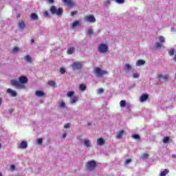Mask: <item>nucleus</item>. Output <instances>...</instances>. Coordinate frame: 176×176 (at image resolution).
<instances>
[{
    "label": "nucleus",
    "mask_w": 176,
    "mask_h": 176,
    "mask_svg": "<svg viewBox=\"0 0 176 176\" xmlns=\"http://www.w3.org/2000/svg\"><path fill=\"white\" fill-rule=\"evenodd\" d=\"M10 83L12 86L14 87H21V89H25V83H28V78L24 76L19 77V80H11Z\"/></svg>",
    "instance_id": "obj_1"
},
{
    "label": "nucleus",
    "mask_w": 176,
    "mask_h": 176,
    "mask_svg": "<svg viewBox=\"0 0 176 176\" xmlns=\"http://www.w3.org/2000/svg\"><path fill=\"white\" fill-rule=\"evenodd\" d=\"M50 12L52 13V14H56L57 16H61L63 14V12L64 10L62 8H59L57 9V7L56 6H52Z\"/></svg>",
    "instance_id": "obj_2"
},
{
    "label": "nucleus",
    "mask_w": 176,
    "mask_h": 176,
    "mask_svg": "<svg viewBox=\"0 0 176 176\" xmlns=\"http://www.w3.org/2000/svg\"><path fill=\"white\" fill-rule=\"evenodd\" d=\"M85 167L89 171H93V170H95L96 167H97V162H96L94 160L89 161L86 163Z\"/></svg>",
    "instance_id": "obj_3"
},
{
    "label": "nucleus",
    "mask_w": 176,
    "mask_h": 176,
    "mask_svg": "<svg viewBox=\"0 0 176 176\" xmlns=\"http://www.w3.org/2000/svg\"><path fill=\"white\" fill-rule=\"evenodd\" d=\"M94 73L96 74V78H102L104 75H108L107 72H105L100 67H96Z\"/></svg>",
    "instance_id": "obj_4"
},
{
    "label": "nucleus",
    "mask_w": 176,
    "mask_h": 176,
    "mask_svg": "<svg viewBox=\"0 0 176 176\" xmlns=\"http://www.w3.org/2000/svg\"><path fill=\"white\" fill-rule=\"evenodd\" d=\"M84 20L87 22V23H96V17L94 16V14H89V15H87L84 17Z\"/></svg>",
    "instance_id": "obj_5"
},
{
    "label": "nucleus",
    "mask_w": 176,
    "mask_h": 176,
    "mask_svg": "<svg viewBox=\"0 0 176 176\" xmlns=\"http://www.w3.org/2000/svg\"><path fill=\"white\" fill-rule=\"evenodd\" d=\"M99 53H107L108 52V45L107 44H100L98 47Z\"/></svg>",
    "instance_id": "obj_6"
},
{
    "label": "nucleus",
    "mask_w": 176,
    "mask_h": 176,
    "mask_svg": "<svg viewBox=\"0 0 176 176\" xmlns=\"http://www.w3.org/2000/svg\"><path fill=\"white\" fill-rule=\"evenodd\" d=\"M72 67L74 71L76 69H82L83 64L80 62H75L72 65Z\"/></svg>",
    "instance_id": "obj_7"
},
{
    "label": "nucleus",
    "mask_w": 176,
    "mask_h": 176,
    "mask_svg": "<svg viewBox=\"0 0 176 176\" xmlns=\"http://www.w3.org/2000/svg\"><path fill=\"white\" fill-rule=\"evenodd\" d=\"M62 1L67 6H69V8H74L75 6V3L72 0H62Z\"/></svg>",
    "instance_id": "obj_8"
},
{
    "label": "nucleus",
    "mask_w": 176,
    "mask_h": 176,
    "mask_svg": "<svg viewBox=\"0 0 176 176\" xmlns=\"http://www.w3.org/2000/svg\"><path fill=\"white\" fill-rule=\"evenodd\" d=\"M7 93L11 96V97H17V93L16 91L9 88L7 89Z\"/></svg>",
    "instance_id": "obj_9"
},
{
    "label": "nucleus",
    "mask_w": 176,
    "mask_h": 176,
    "mask_svg": "<svg viewBox=\"0 0 176 176\" xmlns=\"http://www.w3.org/2000/svg\"><path fill=\"white\" fill-rule=\"evenodd\" d=\"M149 98V95L148 94H142L140 98V101L141 102H144V101H146Z\"/></svg>",
    "instance_id": "obj_10"
},
{
    "label": "nucleus",
    "mask_w": 176,
    "mask_h": 176,
    "mask_svg": "<svg viewBox=\"0 0 176 176\" xmlns=\"http://www.w3.org/2000/svg\"><path fill=\"white\" fill-rule=\"evenodd\" d=\"M124 134V131L120 130L117 133L116 138H117V140H120V138L123 137Z\"/></svg>",
    "instance_id": "obj_11"
},
{
    "label": "nucleus",
    "mask_w": 176,
    "mask_h": 176,
    "mask_svg": "<svg viewBox=\"0 0 176 176\" xmlns=\"http://www.w3.org/2000/svg\"><path fill=\"white\" fill-rule=\"evenodd\" d=\"M25 61H26V63H29L30 64H32V58H31L30 55L25 56Z\"/></svg>",
    "instance_id": "obj_12"
},
{
    "label": "nucleus",
    "mask_w": 176,
    "mask_h": 176,
    "mask_svg": "<svg viewBox=\"0 0 176 176\" xmlns=\"http://www.w3.org/2000/svg\"><path fill=\"white\" fill-rule=\"evenodd\" d=\"M97 144L100 146H102V145H104V144H105V141L102 138H99L97 140Z\"/></svg>",
    "instance_id": "obj_13"
},
{
    "label": "nucleus",
    "mask_w": 176,
    "mask_h": 176,
    "mask_svg": "<svg viewBox=\"0 0 176 176\" xmlns=\"http://www.w3.org/2000/svg\"><path fill=\"white\" fill-rule=\"evenodd\" d=\"M28 146V144L27 143V142L23 141L21 142L20 148H21L22 149H25V148H27Z\"/></svg>",
    "instance_id": "obj_14"
},
{
    "label": "nucleus",
    "mask_w": 176,
    "mask_h": 176,
    "mask_svg": "<svg viewBox=\"0 0 176 176\" xmlns=\"http://www.w3.org/2000/svg\"><path fill=\"white\" fill-rule=\"evenodd\" d=\"M144 64H145V60H144L140 59L136 62L137 67H140V65H144Z\"/></svg>",
    "instance_id": "obj_15"
},
{
    "label": "nucleus",
    "mask_w": 176,
    "mask_h": 176,
    "mask_svg": "<svg viewBox=\"0 0 176 176\" xmlns=\"http://www.w3.org/2000/svg\"><path fill=\"white\" fill-rule=\"evenodd\" d=\"M35 94L37 97H43L45 96V93L42 91H36Z\"/></svg>",
    "instance_id": "obj_16"
},
{
    "label": "nucleus",
    "mask_w": 176,
    "mask_h": 176,
    "mask_svg": "<svg viewBox=\"0 0 176 176\" xmlns=\"http://www.w3.org/2000/svg\"><path fill=\"white\" fill-rule=\"evenodd\" d=\"M168 173H170V170H168V169H164V171H162L160 173V176H166L167 175V174H168Z\"/></svg>",
    "instance_id": "obj_17"
},
{
    "label": "nucleus",
    "mask_w": 176,
    "mask_h": 176,
    "mask_svg": "<svg viewBox=\"0 0 176 176\" xmlns=\"http://www.w3.org/2000/svg\"><path fill=\"white\" fill-rule=\"evenodd\" d=\"M74 52H75V47H72L67 50V54H74Z\"/></svg>",
    "instance_id": "obj_18"
},
{
    "label": "nucleus",
    "mask_w": 176,
    "mask_h": 176,
    "mask_svg": "<svg viewBox=\"0 0 176 176\" xmlns=\"http://www.w3.org/2000/svg\"><path fill=\"white\" fill-rule=\"evenodd\" d=\"M131 138H133V140H137L138 141H140V140H141V138L138 134H133L131 135Z\"/></svg>",
    "instance_id": "obj_19"
},
{
    "label": "nucleus",
    "mask_w": 176,
    "mask_h": 176,
    "mask_svg": "<svg viewBox=\"0 0 176 176\" xmlns=\"http://www.w3.org/2000/svg\"><path fill=\"white\" fill-rule=\"evenodd\" d=\"M162 142H163L164 144H167L168 142H170V137H168V136H165V137L164 138V139H163Z\"/></svg>",
    "instance_id": "obj_20"
},
{
    "label": "nucleus",
    "mask_w": 176,
    "mask_h": 176,
    "mask_svg": "<svg viewBox=\"0 0 176 176\" xmlns=\"http://www.w3.org/2000/svg\"><path fill=\"white\" fill-rule=\"evenodd\" d=\"M38 15L35 13H32L31 14V19L32 20H38Z\"/></svg>",
    "instance_id": "obj_21"
},
{
    "label": "nucleus",
    "mask_w": 176,
    "mask_h": 176,
    "mask_svg": "<svg viewBox=\"0 0 176 176\" xmlns=\"http://www.w3.org/2000/svg\"><path fill=\"white\" fill-rule=\"evenodd\" d=\"M78 25H80V22H79L78 21H74L72 24V28H75V27H78Z\"/></svg>",
    "instance_id": "obj_22"
},
{
    "label": "nucleus",
    "mask_w": 176,
    "mask_h": 176,
    "mask_svg": "<svg viewBox=\"0 0 176 176\" xmlns=\"http://www.w3.org/2000/svg\"><path fill=\"white\" fill-rule=\"evenodd\" d=\"M84 144L87 146V148H90V146H91V145L90 144V140H85Z\"/></svg>",
    "instance_id": "obj_23"
},
{
    "label": "nucleus",
    "mask_w": 176,
    "mask_h": 176,
    "mask_svg": "<svg viewBox=\"0 0 176 176\" xmlns=\"http://www.w3.org/2000/svg\"><path fill=\"white\" fill-rule=\"evenodd\" d=\"M86 89H87V87H86V85L85 84H81L80 85V90L81 91H85V90H86Z\"/></svg>",
    "instance_id": "obj_24"
},
{
    "label": "nucleus",
    "mask_w": 176,
    "mask_h": 176,
    "mask_svg": "<svg viewBox=\"0 0 176 176\" xmlns=\"http://www.w3.org/2000/svg\"><path fill=\"white\" fill-rule=\"evenodd\" d=\"M78 100V97L74 96L71 100V104H75V102H77Z\"/></svg>",
    "instance_id": "obj_25"
},
{
    "label": "nucleus",
    "mask_w": 176,
    "mask_h": 176,
    "mask_svg": "<svg viewBox=\"0 0 176 176\" xmlns=\"http://www.w3.org/2000/svg\"><path fill=\"white\" fill-rule=\"evenodd\" d=\"M48 85L49 86H51L52 87H54V86H56V82L53 81V80H50L48 81Z\"/></svg>",
    "instance_id": "obj_26"
},
{
    "label": "nucleus",
    "mask_w": 176,
    "mask_h": 176,
    "mask_svg": "<svg viewBox=\"0 0 176 176\" xmlns=\"http://www.w3.org/2000/svg\"><path fill=\"white\" fill-rule=\"evenodd\" d=\"M120 105L122 108H124V107H126V100H121L120 102Z\"/></svg>",
    "instance_id": "obj_27"
},
{
    "label": "nucleus",
    "mask_w": 176,
    "mask_h": 176,
    "mask_svg": "<svg viewBox=\"0 0 176 176\" xmlns=\"http://www.w3.org/2000/svg\"><path fill=\"white\" fill-rule=\"evenodd\" d=\"M19 28H21L23 30V28H25V24L24 23V22H20L19 23Z\"/></svg>",
    "instance_id": "obj_28"
},
{
    "label": "nucleus",
    "mask_w": 176,
    "mask_h": 176,
    "mask_svg": "<svg viewBox=\"0 0 176 176\" xmlns=\"http://www.w3.org/2000/svg\"><path fill=\"white\" fill-rule=\"evenodd\" d=\"M87 34L89 35H93V29L89 28L87 31Z\"/></svg>",
    "instance_id": "obj_29"
},
{
    "label": "nucleus",
    "mask_w": 176,
    "mask_h": 176,
    "mask_svg": "<svg viewBox=\"0 0 176 176\" xmlns=\"http://www.w3.org/2000/svg\"><path fill=\"white\" fill-rule=\"evenodd\" d=\"M159 41L160 42H161L162 43H164V42H166V39H164V37H163V36H160L159 37Z\"/></svg>",
    "instance_id": "obj_30"
},
{
    "label": "nucleus",
    "mask_w": 176,
    "mask_h": 176,
    "mask_svg": "<svg viewBox=\"0 0 176 176\" xmlns=\"http://www.w3.org/2000/svg\"><path fill=\"white\" fill-rule=\"evenodd\" d=\"M175 53V51L174 50H168V54L169 56H174V54Z\"/></svg>",
    "instance_id": "obj_31"
},
{
    "label": "nucleus",
    "mask_w": 176,
    "mask_h": 176,
    "mask_svg": "<svg viewBox=\"0 0 176 176\" xmlns=\"http://www.w3.org/2000/svg\"><path fill=\"white\" fill-rule=\"evenodd\" d=\"M74 94H75V92L72 91L67 92V97H72V96H74Z\"/></svg>",
    "instance_id": "obj_32"
},
{
    "label": "nucleus",
    "mask_w": 176,
    "mask_h": 176,
    "mask_svg": "<svg viewBox=\"0 0 176 176\" xmlns=\"http://www.w3.org/2000/svg\"><path fill=\"white\" fill-rule=\"evenodd\" d=\"M131 162H132V160H131V159H127V160L124 162V166H127L129 163H131Z\"/></svg>",
    "instance_id": "obj_33"
},
{
    "label": "nucleus",
    "mask_w": 176,
    "mask_h": 176,
    "mask_svg": "<svg viewBox=\"0 0 176 176\" xmlns=\"http://www.w3.org/2000/svg\"><path fill=\"white\" fill-rule=\"evenodd\" d=\"M125 68H126V69H127V71H130V69H131L133 67L129 64H126Z\"/></svg>",
    "instance_id": "obj_34"
},
{
    "label": "nucleus",
    "mask_w": 176,
    "mask_h": 176,
    "mask_svg": "<svg viewBox=\"0 0 176 176\" xmlns=\"http://www.w3.org/2000/svg\"><path fill=\"white\" fill-rule=\"evenodd\" d=\"M60 108H65V102L62 101L60 104H59Z\"/></svg>",
    "instance_id": "obj_35"
},
{
    "label": "nucleus",
    "mask_w": 176,
    "mask_h": 176,
    "mask_svg": "<svg viewBox=\"0 0 176 176\" xmlns=\"http://www.w3.org/2000/svg\"><path fill=\"white\" fill-rule=\"evenodd\" d=\"M148 157H149V154L144 153V154L142 155V159H148Z\"/></svg>",
    "instance_id": "obj_36"
},
{
    "label": "nucleus",
    "mask_w": 176,
    "mask_h": 176,
    "mask_svg": "<svg viewBox=\"0 0 176 176\" xmlns=\"http://www.w3.org/2000/svg\"><path fill=\"white\" fill-rule=\"evenodd\" d=\"M44 16H45V17H50V14H49V11H45L43 12Z\"/></svg>",
    "instance_id": "obj_37"
},
{
    "label": "nucleus",
    "mask_w": 176,
    "mask_h": 176,
    "mask_svg": "<svg viewBox=\"0 0 176 176\" xmlns=\"http://www.w3.org/2000/svg\"><path fill=\"white\" fill-rule=\"evenodd\" d=\"M109 5H111L110 0H107V1H104V6H109Z\"/></svg>",
    "instance_id": "obj_38"
},
{
    "label": "nucleus",
    "mask_w": 176,
    "mask_h": 176,
    "mask_svg": "<svg viewBox=\"0 0 176 176\" xmlns=\"http://www.w3.org/2000/svg\"><path fill=\"white\" fill-rule=\"evenodd\" d=\"M17 52H19V47H14L12 49V53H17Z\"/></svg>",
    "instance_id": "obj_39"
},
{
    "label": "nucleus",
    "mask_w": 176,
    "mask_h": 176,
    "mask_svg": "<svg viewBox=\"0 0 176 176\" xmlns=\"http://www.w3.org/2000/svg\"><path fill=\"white\" fill-rule=\"evenodd\" d=\"M102 93H104V89L100 88L98 90V94H102Z\"/></svg>",
    "instance_id": "obj_40"
},
{
    "label": "nucleus",
    "mask_w": 176,
    "mask_h": 176,
    "mask_svg": "<svg viewBox=\"0 0 176 176\" xmlns=\"http://www.w3.org/2000/svg\"><path fill=\"white\" fill-rule=\"evenodd\" d=\"M60 72L62 74H65V69H64L63 67H61V68L60 69Z\"/></svg>",
    "instance_id": "obj_41"
},
{
    "label": "nucleus",
    "mask_w": 176,
    "mask_h": 176,
    "mask_svg": "<svg viewBox=\"0 0 176 176\" xmlns=\"http://www.w3.org/2000/svg\"><path fill=\"white\" fill-rule=\"evenodd\" d=\"M139 76H140V75L137 73H135L133 75V78H134L135 79H137V78H138Z\"/></svg>",
    "instance_id": "obj_42"
},
{
    "label": "nucleus",
    "mask_w": 176,
    "mask_h": 176,
    "mask_svg": "<svg viewBox=\"0 0 176 176\" xmlns=\"http://www.w3.org/2000/svg\"><path fill=\"white\" fill-rule=\"evenodd\" d=\"M168 78H169V76L166 75V76H164L163 79L165 82H167V80H168Z\"/></svg>",
    "instance_id": "obj_43"
},
{
    "label": "nucleus",
    "mask_w": 176,
    "mask_h": 176,
    "mask_svg": "<svg viewBox=\"0 0 176 176\" xmlns=\"http://www.w3.org/2000/svg\"><path fill=\"white\" fill-rule=\"evenodd\" d=\"M75 14H78V11H73L71 12V16H75Z\"/></svg>",
    "instance_id": "obj_44"
},
{
    "label": "nucleus",
    "mask_w": 176,
    "mask_h": 176,
    "mask_svg": "<svg viewBox=\"0 0 176 176\" xmlns=\"http://www.w3.org/2000/svg\"><path fill=\"white\" fill-rule=\"evenodd\" d=\"M155 47H162V44L160 43H155Z\"/></svg>",
    "instance_id": "obj_45"
},
{
    "label": "nucleus",
    "mask_w": 176,
    "mask_h": 176,
    "mask_svg": "<svg viewBox=\"0 0 176 176\" xmlns=\"http://www.w3.org/2000/svg\"><path fill=\"white\" fill-rule=\"evenodd\" d=\"M70 126V124L69 123H67V124H64V127L65 129H68Z\"/></svg>",
    "instance_id": "obj_46"
},
{
    "label": "nucleus",
    "mask_w": 176,
    "mask_h": 176,
    "mask_svg": "<svg viewBox=\"0 0 176 176\" xmlns=\"http://www.w3.org/2000/svg\"><path fill=\"white\" fill-rule=\"evenodd\" d=\"M37 142H38V144H39L40 145H41V144H42V138H38V139L37 140Z\"/></svg>",
    "instance_id": "obj_47"
},
{
    "label": "nucleus",
    "mask_w": 176,
    "mask_h": 176,
    "mask_svg": "<svg viewBox=\"0 0 176 176\" xmlns=\"http://www.w3.org/2000/svg\"><path fill=\"white\" fill-rule=\"evenodd\" d=\"M10 168L11 170H14V168H16V166L14 165H11Z\"/></svg>",
    "instance_id": "obj_48"
},
{
    "label": "nucleus",
    "mask_w": 176,
    "mask_h": 176,
    "mask_svg": "<svg viewBox=\"0 0 176 176\" xmlns=\"http://www.w3.org/2000/svg\"><path fill=\"white\" fill-rule=\"evenodd\" d=\"M162 77H163V75H162V74H159L157 76L158 79H160V78H162Z\"/></svg>",
    "instance_id": "obj_49"
},
{
    "label": "nucleus",
    "mask_w": 176,
    "mask_h": 176,
    "mask_svg": "<svg viewBox=\"0 0 176 176\" xmlns=\"http://www.w3.org/2000/svg\"><path fill=\"white\" fill-rule=\"evenodd\" d=\"M48 2L50 3H53V2H54V0H48Z\"/></svg>",
    "instance_id": "obj_50"
},
{
    "label": "nucleus",
    "mask_w": 176,
    "mask_h": 176,
    "mask_svg": "<svg viewBox=\"0 0 176 176\" xmlns=\"http://www.w3.org/2000/svg\"><path fill=\"white\" fill-rule=\"evenodd\" d=\"M65 137H67V133H63V138H65Z\"/></svg>",
    "instance_id": "obj_51"
},
{
    "label": "nucleus",
    "mask_w": 176,
    "mask_h": 176,
    "mask_svg": "<svg viewBox=\"0 0 176 176\" xmlns=\"http://www.w3.org/2000/svg\"><path fill=\"white\" fill-rule=\"evenodd\" d=\"M2 105V98H0V106Z\"/></svg>",
    "instance_id": "obj_52"
},
{
    "label": "nucleus",
    "mask_w": 176,
    "mask_h": 176,
    "mask_svg": "<svg viewBox=\"0 0 176 176\" xmlns=\"http://www.w3.org/2000/svg\"><path fill=\"white\" fill-rule=\"evenodd\" d=\"M172 157H173V159H175V158H176V155H175V154L173 155H172Z\"/></svg>",
    "instance_id": "obj_53"
},
{
    "label": "nucleus",
    "mask_w": 176,
    "mask_h": 176,
    "mask_svg": "<svg viewBox=\"0 0 176 176\" xmlns=\"http://www.w3.org/2000/svg\"><path fill=\"white\" fill-rule=\"evenodd\" d=\"M34 42H35V41L34 39L31 40V43H34Z\"/></svg>",
    "instance_id": "obj_54"
},
{
    "label": "nucleus",
    "mask_w": 176,
    "mask_h": 176,
    "mask_svg": "<svg viewBox=\"0 0 176 176\" xmlns=\"http://www.w3.org/2000/svg\"><path fill=\"white\" fill-rule=\"evenodd\" d=\"M174 60L176 61V53L175 54Z\"/></svg>",
    "instance_id": "obj_55"
},
{
    "label": "nucleus",
    "mask_w": 176,
    "mask_h": 176,
    "mask_svg": "<svg viewBox=\"0 0 176 176\" xmlns=\"http://www.w3.org/2000/svg\"><path fill=\"white\" fill-rule=\"evenodd\" d=\"M2 148V144H0V148Z\"/></svg>",
    "instance_id": "obj_56"
},
{
    "label": "nucleus",
    "mask_w": 176,
    "mask_h": 176,
    "mask_svg": "<svg viewBox=\"0 0 176 176\" xmlns=\"http://www.w3.org/2000/svg\"><path fill=\"white\" fill-rule=\"evenodd\" d=\"M175 79H176V74H175Z\"/></svg>",
    "instance_id": "obj_57"
},
{
    "label": "nucleus",
    "mask_w": 176,
    "mask_h": 176,
    "mask_svg": "<svg viewBox=\"0 0 176 176\" xmlns=\"http://www.w3.org/2000/svg\"><path fill=\"white\" fill-rule=\"evenodd\" d=\"M0 176H2V174H1V173H0Z\"/></svg>",
    "instance_id": "obj_58"
}]
</instances>
